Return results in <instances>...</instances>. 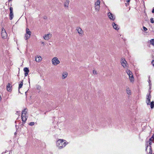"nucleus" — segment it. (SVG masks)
Wrapping results in <instances>:
<instances>
[{"label":"nucleus","mask_w":154,"mask_h":154,"mask_svg":"<svg viewBox=\"0 0 154 154\" xmlns=\"http://www.w3.org/2000/svg\"><path fill=\"white\" fill-rule=\"evenodd\" d=\"M150 80H149V94H148L146 96V102L148 105H150L151 108L152 109L154 107V101H152L150 104V98H151L150 93L151 92V91H150V90L151 89V84L150 83L151 82H150Z\"/></svg>","instance_id":"f257e3e1"},{"label":"nucleus","mask_w":154,"mask_h":154,"mask_svg":"<svg viewBox=\"0 0 154 154\" xmlns=\"http://www.w3.org/2000/svg\"><path fill=\"white\" fill-rule=\"evenodd\" d=\"M153 140H154V134L152 135V137L149 139V140L148 141V143L149 144V154H152V148L151 145L152 144V141H153ZM146 143L145 144L146 151V152H148L147 150L148 148L149 147L148 144V141L146 140Z\"/></svg>","instance_id":"f03ea898"},{"label":"nucleus","mask_w":154,"mask_h":154,"mask_svg":"<svg viewBox=\"0 0 154 154\" xmlns=\"http://www.w3.org/2000/svg\"><path fill=\"white\" fill-rule=\"evenodd\" d=\"M67 144L65 140L61 139L58 140L56 143L57 146L60 149L65 147Z\"/></svg>","instance_id":"7ed1b4c3"},{"label":"nucleus","mask_w":154,"mask_h":154,"mask_svg":"<svg viewBox=\"0 0 154 154\" xmlns=\"http://www.w3.org/2000/svg\"><path fill=\"white\" fill-rule=\"evenodd\" d=\"M52 62L53 65L57 66L59 64L60 61L57 57H55L52 59Z\"/></svg>","instance_id":"20e7f679"},{"label":"nucleus","mask_w":154,"mask_h":154,"mask_svg":"<svg viewBox=\"0 0 154 154\" xmlns=\"http://www.w3.org/2000/svg\"><path fill=\"white\" fill-rule=\"evenodd\" d=\"M31 34V32L29 31V29L28 28H27L26 29V33L25 35V39L26 40H27L29 38Z\"/></svg>","instance_id":"39448f33"},{"label":"nucleus","mask_w":154,"mask_h":154,"mask_svg":"<svg viewBox=\"0 0 154 154\" xmlns=\"http://www.w3.org/2000/svg\"><path fill=\"white\" fill-rule=\"evenodd\" d=\"M126 72L128 75L129 76L130 80L131 81H134V78L133 75H132L131 72V71L129 70H128Z\"/></svg>","instance_id":"423d86ee"},{"label":"nucleus","mask_w":154,"mask_h":154,"mask_svg":"<svg viewBox=\"0 0 154 154\" xmlns=\"http://www.w3.org/2000/svg\"><path fill=\"white\" fill-rule=\"evenodd\" d=\"M1 34L2 38L4 39L6 38L7 36V33L3 28H2Z\"/></svg>","instance_id":"0eeeda50"},{"label":"nucleus","mask_w":154,"mask_h":154,"mask_svg":"<svg viewBox=\"0 0 154 154\" xmlns=\"http://www.w3.org/2000/svg\"><path fill=\"white\" fill-rule=\"evenodd\" d=\"M122 65L124 68H126L127 67V61L124 58H122V61L121 62Z\"/></svg>","instance_id":"6e6552de"},{"label":"nucleus","mask_w":154,"mask_h":154,"mask_svg":"<svg viewBox=\"0 0 154 154\" xmlns=\"http://www.w3.org/2000/svg\"><path fill=\"white\" fill-rule=\"evenodd\" d=\"M108 16L109 18L112 20H114L115 19V16L110 12L108 13Z\"/></svg>","instance_id":"1a4fd4ad"},{"label":"nucleus","mask_w":154,"mask_h":154,"mask_svg":"<svg viewBox=\"0 0 154 154\" xmlns=\"http://www.w3.org/2000/svg\"><path fill=\"white\" fill-rule=\"evenodd\" d=\"M13 8L12 7H10V13L9 14V19L10 20H11L14 17L13 13Z\"/></svg>","instance_id":"9d476101"},{"label":"nucleus","mask_w":154,"mask_h":154,"mask_svg":"<svg viewBox=\"0 0 154 154\" xmlns=\"http://www.w3.org/2000/svg\"><path fill=\"white\" fill-rule=\"evenodd\" d=\"M76 30L77 31L78 33L80 35H82L83 32L81 28L79 27H78L76 28Z\"/></svg>","instance_id":"9b49d317"},{"label":"nucleus","mask_w":154,"mask_h":154,"mask_svg":"<svg viewBox=\"0 0 154 154\" xmlns=\"http://www.w3.org/2000/svg\"><path fill=\"white\" fill-rule=\"evenodd\" d=\"M52 35L51 34H48L44 36V39L46 40H48L51 37Z\"/></svg>","instance_id":"f8f14e48"},{"label":"nucleus","mask_w":154,"mask_h":154,"mask_svg":"<svg viewBox=\"0 0 154 154\" xmlns=\"http://www.w3.org/2000/svg\"><path fill=\"white\" fill-rule=\"evenodd\" d=\"M22 120L24 123H25L27 119V116L26 115L21 114Z\"/></svg>","instance_id":"ddd939ff"},{"label":"nucleus","mask_w":154,"mask_h":154,"mask_svg":"<svg viewBox=\"0 0 154 154\" xmlns=\"http://www.w3.org/2000/svg\"><path fill=\"white\" fill-rule=\"evenodd\" d=\"M23 70L25 72V76H26L28 75L29 72V69L27 67H25L23 69Z\"/></svg>","instance_id":"4468645a"},{"label":"nucleus","mask_w":154,"mask_h":154,"mask_svg":"<svg viewBox=\"0 0 154 154\" xmlns=\"http://www.w3.org/2000/svg\"><path fill=\"white\" fill-rule=\"evenodd\" d=\"M11 88L12 86L9 83H8L7 85V90L8 91L11 92Z\"/></svg>","instance_id":"2eb2a0df"},{"label":"nucleus","mask_w":154,"mask_h":154,"mask_svg":"<svg viewBox=\"0 0 154 154\" xmlns=\"http://www.w3.org/2000/svg\"><path fill=\"white\" fill-rule=\"evenodd\" d=\"M42 58L40 56H37L35 57V60L37 62H39L42 60Z\"/></svg>","instance_id":"dca6fc26"},{"label":"nucleus","mask_w":154,"mask_h":154,"mask_svg":"<svg viewBox=\"0 0 154 154\" xmlns=\"http://www.w3.org/2000/svg\"><path fill=\"white\" fill-rule=\"evenodd\" d=\"M112 26L114 29L116 30H118L119 29V28L118 27V25L116 24L115 23H113L112 24Z\"/></svg>","instance_id":"f3484780"},{"label":"nucleus","mask_w":154,"mask_h":154,"mask_svg":"<svg viewBox=\"0 0 154 154\" xmlns=\"http://www.w3.org/2000/svg\"><path fill=\"white\" fill-rule=\"evenodd\" d=\"M68 73L67 72H63V73L62 74V79H64L66 78L67 76Z\"/></svg>","instance_id":"a211bd4d"},{"label":"nucleus","mask_w":154,"mask_h":154,"mask_svg":"<svg viewBox=\"0 0 154 154\" xmlns=\"http://www.w3.org/2000/svg\"><path fill=\"white\" fill-rule=\"evenodd\" d=\"M69 0H67L64 3V7H68L69 6Z\"/></svg>","instance_id":"6ab92c4d"},{"label":"nucleus","mask_w":154,"mask_h":154,"mask_svg":"<svg viewBox=\"0 0 154 154\" xmlns=\"http://www.w3.org/2000/svg\"><path fill=\"white\" fill-rule=\"evenodd\" d=\"M23 80H22V81H21V82L20 83V84L19 85V93H20V91L19 89L20 88H21L23 85Z\"/></svg>","instance_id":"aec40b11"},{"label":"nucleus","mask_w":154,"mask_h":154,"mask_svg":"<svg viewBox=\"0 0 154 154\" xmlns=\"http://www.w3.org/2000/svg\"><path fill=\"white\" fill-rule=\"evenodd\" d=\"M126 92L128 94L130 95L131 94V91L129 88H127L126 89Z\"/></svg>","instance_id":"412c9836"},{"label":"nucleus","mask_w":154,"mask_h":154,"mask_svg":"<svg viewBox=\"0 0 154 154\" xmlns=\"http://www.w3.org/2000/svg\"><path fill=\"white\" fill-rule=\"evenodd\" d=\"M148 43L150 45H152L153 46H154V39H152L151 40L149 41Z\"/></svg>","instance_id":"4be33fe9"},{"label":"nucleus","mask_w":154,"mask_h":154,"mask_svg":"<svg viewBox=\"0 0 154 154\" xmlns=\"http://www.w3.org/2000/svg\"><path fill=\"white\" fill-rule=\"evenodd\" d=\"M27 113V109H25L23 111H22L21 114L23 115H26Z\"/></svg>","instance_id":"5701e85b"},{"label":"nucleus","mask_w":154,"mask_h":154,"mask_svg":"<svg viewBox=\"0 0 154 154\" xmlns=\"http://www.w3.org/2000/svg\"><path fill=\"white\" fill-rule=\"evenodd\" d=\"M100 1L99 0L97 1L95 3V6H100Z\"/></svg>","instance_id":"b1692460"},{"label":"nucleus","mask_w":154,"mask_h":154,"mask_svg":"<svg viewBox=\"0 0 154 154\" xmlns=\"http://www.w3.org/2000/svg\"><path fill=\"white\" fill-rule=\"evenodd\" d=\"M95 8L96 11H99L100 6H95Z\"/></svg>","instance_id":"393cba45"},{"label":"nucleus","mask_w":154,"mask_h":154,"mask_svg":"<svg viewBox=\"0 0 154 154\" xmlns=\"http://www.w3.org/2000/svg\"><path fill=\"white\" fill-rule=\"evenodd\" d=\"M150 21L152 23H154V20H153V18H151L150 19Z\"/></svg>","instance_id":"a878e982"},{"label":"nucleus","mask_w":154,"mask_h":154,"mask_svg":"<svg viewBox=\"0 0 154 154\" xmlns=\"http://www.w3.org/2000/svg\"><path fill=\"white\" fill-rule=\"evenodd\" d=\"M34 122H31L29 124V125L30 126H32V125H34Z\"/></svg>","instance_id":"bb28decb"},{"label":"nucleus","mask_w":154,"mask_h":154,"mask_svg":"<svg viewBox=\"0 0 154 154\" xmlns=\"http://www.w3.org/2000/svg\"><path fill=\"white\" fill-rule=\"evenodd\" d=\"M149 29V31H150L153 32V28L152 27H150Z\"/></svg>","instance_id":"cd10ccee"},{"label":"nucleus","mask_w":154,"mask_h":154,"mask_svg":"<svg viewBox=\"0 0 154 154\" xmlns=\"http://www.w3.org/2000/svg\"><path fill=\"white\" fill-rule=\"evenodd\" d=\"M143 30L145 31H146V30H147V28L146 27H145V26H143Z\"/></svg>","instance_id":"c85d7f7f"},{"label":"nucleus","mask_w":154,"mask_h":154,"mask_svg":"<svg viewBox=\"0 0 154 154\" xmlns=\"http://www.w3.org/2000/svg\"><path fill=\"white\" fill-rule=\"evenodd\" d=\"M93 73L94 74H97V71L95 70H93Z\"/></svg>","instance_id":"c756f323"},{"label":"nucleus","mask_w":154,"mask_h":154,"mask_svg":"<svg viewBox=\"0 0 154 154\" xmlns=\"http://www.w3.org/2000/svg\"><path fill=\"white\" fill-rule=\"evenodd\" d=\"M154 60H152L151 62L152 64V66H154Z\"/></svg>","instance_id":"7c9ffc66"},{"label":"nucleus","mask_w":154,"mask_h":154,"mask_svg":"<svg viewBox=\"0 0 154 154\" xmlns=\"http://www.w3.org/2000/svg\"><path fill=\"white\" fill-rule=\"evenodd\" d=\"M152 13H154V7L152 8Z\"/></svg>","instance_id":"2f4dec72"},{"label":"nucleus","mask_w":154,"mask_h":154,"mask_svg":"<svg viewBox=\"0 0 154 154\" xmlns=\"http://www.w3.org/2000/svg\"><path fill=\"white\" fill-rule=\"evenodd\" d=\"M28 82H29V84H30V79L29 78L28 79Z\"/></svg>","instance_id":"473e14b6"},{"label":"nucleus","mask_w":154,"mask_h":154,"mask_svg":"<svg viewBox=\"0 0 154 154\" xmlns=\"http://www.w3.org/2000/svg\"><path fill=\"white\" fill-rule=\"evenodd\" d=\"M6 152V151L5 152H3L2 153V154L5 153Z\"/></svg>","instance_id":"72a5a7b5"},{"label":"nucleus","mask_w":154,"mask_h":154,"mask_svg":"<svg viewBox=\"0 0 154 154\" xmlns=\"http://www.w3.org/2000/svg\"><path fill=\"white\" fill-rule=\"evenodd\" d=\"M130 0H127V2H130Z\"/></svg>","instance_id":"f704fd0d"},{"label":"nucleus","mask_w":154,"mask_h":154,"mask_svg":"<svg viewBox=\"0 0 154 154\" xmlns=\"http://www.w3.org/2000/svg\"><path fill=\"white\" fill-rule=\"evenodd\" d=\"M27 91H26V92H25V94H26V93H27Z\"/></svg>","instance_id":"c9c22d12"},{"label":"nucleus","mask_w":154,"mask_h":154,"mask_svg":"<svg viewBox=\"0 0 154 154\" xmlns=\"http://www.w3.org/2000/svg\"><path fill=\"white\" fill-rule=\"evenodd\" d=\"M153 154H154V153H153Z\"/></svg>","instance_id":"e433bc0d"}]
</instances>
